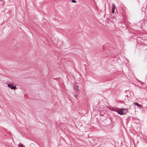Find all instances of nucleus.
I'll use <instances>...</instances> for the list:
<instances>
[{"label":"nucleus","mask_w":147,"mask_h":147,"mask_svg":"<svg viewBox=\"0 0 147 147\" xmlns=\"http://www.w3.org/2000/svg\"><path fill=\"white\" fill-rule=\"evenodd\" d=\"M127 109L125 108L120 109L117 111V113L120 115H125L127 113Z\"/></svg>","instance_id":"obj_1"},{"label":"nucleus","mask_w":147,"mask_h":147,"mask_svg":"<svg viewBox=\"0 0 147 147\" xmlns=\"http://www.w3.org/2000/svg\"><path fill=\"white\" fill-rule=\"evenodd\" d=\"M10 88H11L12 90H15L17 88L16 86V85L15 84H10Z\"/></svg>","instance_id":"obj_2"},{"label":"nucleus","mask_w":147,"mask_h":147,"mask_svg":"<svg viewBox=\"0 0 147 147\" xmlns=\"http://www.w3.org/2000/svg\"><path fill=\"white\" fill-rule=\"evenodd\" d=\"M115 8V5L114 4H112V12L113 13H114Z\"/></svg>","instance_id":"obj_3"},{"label":"nucleus","mask_w":147,"mask_h":147,"mask_svg":"<svg viewBox=\"0 0 147 147\" xmlns=\"http://www.w3.org/2000/svg\"><path fill=\"white\" fill-rule=\"evenodd\" d=\"M74 90L78 91L79 90L78 86H75L74 87Z\"/></svg>","instance_id":"obj_4"},{"label":"nucleus","mask_w":147,"mask_h":147,"mask_svg":"<svg viewBox=\"0 0 147 147\" xmlns=\"http://www.w3.org/2000/svg\"><path fill=\"white\" fill-rule=\"evenodd\" d=\"M134 104L138 107H141V105L140 104H138L137 102H135L134 103Z\"/></svg>","instance_id":"obj_5"},{"label":"nucleus","mask_w":147,"mask_h":147,"mask_svg":"<svg viewBox=\"0 0 147 147\" xmlns=\"http://www.w3.org/2000/svg\"><path fill=\"white\" fill-rule=\"evenodd\" d=\"M18 146L19 147H24V146L21 144H20Z\"/></svg>","instance_id":"obj_6"},{"label":"nucleus","mask_w":147,"mask_h":147,"mask_svg":"<svg viewBox=\"0 0 147 147\" xmlns=\"http://www.w3.org/2000/svg\"><path fill=\"white\" fill-rule=\"evenodd\" d=\"M111 110L113 111H116V109L114 108H112L110 109Z\"/></svg>","instance_id":"obj_7"},{"label":"nucleus","mask_w":147,"mask_h":147,"mask_svg":"<svg viewBox=\"0 0 147 147\" xmlns=\"http://www.w3.org/2000/svg\"><path fill=\"white\" fill-rule=\"evenodd\" d=\"M71 2H73V3H76V1H75V0H72L71 1Z\"/></svg>","instance_id":"obj_8"},{"label":"nucleus","mask_w":147,"mask_h":147,"mask_svg":"<svg viewBox=\"0 0 147 147\" xmlns=\"http://www.w3.org/2000/svg\"><path fill=\"white\" fill-rule=\"evenodd\" d=\"M7 85L9 87V84H7Z\"/></svg>","instance_id":"obj_9"}]
</instances>
